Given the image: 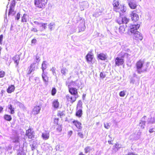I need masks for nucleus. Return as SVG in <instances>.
Returning <instances> with one entry per match:
<instances>
[{
  "label": "nucleus",
  "instance_id": "56",
  "mask_svg": "<svg viewBox=\"0 0 155 155\" xmlns=\"http://www.w3.org/2000/svg\"><path fill=\"white\" fill-rule=\"evenodd\" d=\"M55 68H54V67H53L52 69H51V71H52V72H53V74L54 75V73H55Z\"/></svg>",
  "mask_w": 155,
  "mask_h": 155
},
{
  "label": "nucleus",
  "instance_id": "62",
  "mask_svg": "<svg viewBox=\"0 0 155 155\" xmlns=\"http://www.w3.org/2000/svg\"><path fill=\"white\" fill-rule=\"evenodd\" d=\"M23 154L22 152H20L18 153V155H22Z\"/></svg>",
  "mask_w": 155,
  "mask_h": 155
},
{
  "label": "nucleus",
  "instance_id": "33",
  "mask_svg": "<svg viewBox=\"0 0 155 155\" xmlns=\"http://www.w3.org/2000/svg\"><path fill=\"white\" fill-rule=\"evenodd\" d=\"M68 72V70L65 68H63L61 70V73L64 75L65 74Z\"/></svg>",
  "mask_w": 155,
  "mask_h": 155
},
{
  "label": "nucleus",
  "instance_id": "51",
  "mask_svg": "<svg viewBox=\"0 0 155 155\" xmlns=\"http://www.w3.org/2000/svg\"><path fill=\"white\" fill-rule=\"evenodd\" d=\"M57 126L58 127L57 128V130L59 132L61 131L62 130V128L61 126L60 125H57Z\"/></svg>",
  "mask_w": 155,
  "mask_h": 155
},
{
  "label": "nucleus",
  "instance_id": "30",
  "mask_svg": "<svg viewBox=\"0 0 155 155\" xmlns=\"http://www.w3.org/2000/svg\"><path fill=\"white\" fill-rule=\"evenodd\" d=\"M82 102L80 100L78 101V104L77 105V110L79 109L82 108Z\"/></svg>",
  "mask_w": 155,
  "mask_h": 155
},
{
  "label": "nucleus",
  "instance_id": "14",
  "mask_svg": "<svg viewBox=\"0 0 155 155\" xmlns=\"http://www.w3.org/2000/svg\"><path fill=\"white\" fill-rule=\"evenodd\" d=\"M20 55H17L15 56L13 58L15 63L16 64V66H18L19 62L20 59Z\"/></svg>",
  "mask_w": 155,
  "mask_h": 155
},
{
  "label": "nucleus",
  "instance_id": "53",
  "mask_svg": "<svg viewBox=\"0 0 155 155\" xmlns=\"http://www.w3.org/2000/svg\"><path fill=\"white\" fill-rule=\"evenodd\" d=\"M63 114H63V112H61V111H59L58 112V116L59 115L60 116H62L63 115Z\"/></svg>",
  "mask_w": 155,
  "mask_h": 155
},
{
  "label": "nucleus",
  "instance_id": "5",
  "mask_svg": "<svg viewBox=\"0 0 155 155\" xmlns=\"http://www.w3.org/2000/svg\"><path fill=\"white\" fill-rule=\"evenodd\" d=\"M78 97V96L77 95L73 96L71 94H68L66 96V98L68 101L70 102L72 104L76 101Z\"/></svg>",
  "mask_w": 155,
  "mask_h": 155
},
{
  "label": "nucleus",
  "instance_id": "43",
  "mask_svg": "<svg viewBox=\"0 0 155 155\" xmlns=\"http://www.w3.org/2000/svg\"><path fill=\"white\" fill-rule=\"evenodd\" d=\"M5 75V72L3 71H0V77H3Z\"/></svg>",
  "mask_w": 155,
  "mask_h": 155
},
{
  "label": "nucleus",
  "instance_id": "48",
  "mask_svg": "<svg viewBox=\"0 0 155 155\" xmlns=\"http://www.w3.org/2000/svg\"><path fill=\"white\" fill-rule=\"evenodd\" d=\"M58 118H55L54 120V122L55 124H56V125L57 126L58 125Z\"/></svg>",
  "mask_w": 155,
  "mask_h": 155
},
{
  "label": "nucleus",
  "instance_id": "7",
  "mask_svg": "<svg viewBox=\"0 0 155 155\" xmlns=\"http://www.w3.org/2000/svg\"><path fill=\"white\" fill-rule=\"evenodd\" d=\"M68 87L69 88V91L71 94L73 96H78L77 89L76 88L70 87V85H68Z\"/></svg>",
  "mask_w": 155,
  "mask_h": 155
},
{
  "label": "nucleus",
  "instance_id": "2",
  "mask_svg": "<svg viewBox=\"0 0 155 155\" xmlns=\"http://www.w3.org/2000/svg\"><path fill=\"white\" fill-rule=\"evenodd\" d=\"M47 2V0H35V5L39 8L44 7Z\"/></svg>",
  "mask_w": 155,
  "mask_h": 155
},
{
  "label": "nucleus",
  "instance_id": "27",
  "mask_svg": "<svg viewBox=\"0 0 155 155\" xmlns=\"http://www.w3.org/2000/svg\"><path fill=\"white\" fill-rule=\"evenodd\" d=\"M8 108L10 110L11 114H13L14 113V108L12 107V105L11 104L8 105Z\"/></svg>",
  "mask_w": 155,
  "mask_h": 155
},
{
  "label": "nucleus",
  "instance_id": "6",
  "mask_svg": "<svg viewBox=\"0 0 155 155\" xmlns=\"http://www.w3.org/2000/svg\"><path fill=\"white\" fill-rule=\"evenodd\" d=\"M34 132L31 128L29 127L26 131V135L29 138L31 139L34 137Z\"/></svg>",
  "mask_w": 155,
  "mask_h": 155
},
{
  "label": "nucleus",
  "instance_id": "64",
  "mask_svg": "<svg viewBox=\"0 0 155 155\" xmlns=\"http://www.w3.org/2000/svg\"><path fill=\"white\" fill-rule=\"evenodd\" d=\"M79 155H84L83 154L82 152H80L79 154Z\"/></svg>",
  "mask_w": 155,
  "mask_h": 155
},
{
  "label": "nucleus",
  "instance_id": "57",
  "mask_svg": "<svg viewBox=\"0 0 155 155\" xmlns=\"http://www.w3.org/2000/svg\"><path fill=\"white\" fill-rule=\"evenodd\" d=\"M36 41V40L35 39H33L31 41V43L32 44H35Z\"/></svg>",
  "mask_w": 155,
  "mask_h": 155
},
{
  "label": "nucleus",
  "instance_id": "37",
  "mask_svg": "<svg viewBox=\"0 0 155 155\" xmlns=\"http://www.w3.org/2000/svg\"><path fill=\"white\" fill-rule=\"evenodd\" d=\"M148 123L151 124H153L155 122V118H150L148 119Z\"/></svg>",
  "mask_w": 155,
  "mask_h": 155
},
{
  "label": "nucleus",
  "instance_id": "42",
  "mask_svg": "<svg viewBox=\"0 0 155 155\" xmlns=\"http://www.w3.org/2000/svg\"><path fill=\"white\" fill-rule=\"evenodd\" d=\"M54 25V23H50V24L48 25L49 28L51 30H52V26Z\"/></svg>",
  "mask_w": 155,
  "mask_h": 155
},
{
  "label": "nucleus",
  "instance_id": "26",
  "mask_svg": "<svg viewBox=\"0 0 155 155\" xmlns=\"http://www.w3.org/2000/svg\"><path fill=\"white\" fill-rule=\"evenodd\" d=\"M119 32L120 34L123 33L125 31V28L124 26H120L118 29Z\"/></svg>",
  "mask_w": 155,
  "mask_h": 155
},
{
  "label": "nucleus",
  "instance_id": "54",
  "mask_svg": "<svg viewBox=\"0 0 155 155\" xmlns=\"http://www.w3.org/2000/svg\"><path fill=\"white\" fill-rule=\"evenodd\" d=\"M3 38V35H0V44H2V41Z\"/></svg>",
  "mask_w": 155,
  "mask_h": 155
},
{
  "label": "nucleus",
  "instance_id": "11",
  "mask_svg": "<svg viewBox=\"0 0 155 155\" xmlns=\"http://www.w3.org/2000/svg\"><path fill=\"white\" fill-rule=\"evenodd\" d=\"M131 19L133 21H136L139 19V17L138 15L134 12L131 14Z\"/></svg>",
  "mask_w": 155,
  "mask_h": 155
},
{
  "label": "nucleus",
  "instance_id": "61",
  "mask_svg": "<svg viewBox=\"0 0 155 155\" xmlns=\"http://www.w3.org/2000/svg\"><path fill=\"white\" fill-rule=\"evenodd\" d=\"M135 82V81L134 79H132L130 81V83L134 84Z\"/></svg>",
  "mask_w": 155,
  "mask_h": 155
},
{
  "label": "nucleus",
  "instance_id": "45",
  "mask_svg": "<svg viewBox=\"0 0 155 155\" xmlns=\"http://www.w3.org/2000/svg\"><path fill=\"white\" fill-rule=\"evenodd\" d=\"M119 95L120 97H124L125 95L124 92V91H121L119 93Z\"/></svg>",
  "mask_w": 155,
  "mask_h": 155
},
{
  "label": "nucleus",
  "instance_id": "32",
  "mask_svg": "<svg viewBox=\"0 0 155 155\" xmlns=\"http://www.w3.org/2000/svg\"><path fill=\"white\" fill-rule=\"evenodd\" d=\"M47 68V65L45 64V61H44L43 62L42 64V69L43 72H44V70H45Z\"/></svg>",
  "mask_w": 155,
  "mask_h": 155
},
{
  "label": "nucleus",
  "instance_id": "8",
  "mask_svg": "<svg viewBox=\"0 0 155 155\" xmlns=\"http://www.w3.org/2000/svg\"><path fill=\"white\" fill-rule=\"evenodd\" d=\"M134 34V38L137 40H141L143 39V37L141 34L138 31H136Z\"/></svg>",
  "mask_w": 155,
  "mask_h": 155
},
{
  "label": "nucleus",
  "instance_id": "12",
  "mask_svg": "<svg viewBox=\"0 0 155 155\" xmlns=\"http://www.w3.org/2000/svg\"><path fill=\"white\" fill-rule=\"evenodd\" d=\"M35 67V64L33 63L31 64L30 67L29 68V70L27 71V74H30L32 72L34 71Z\"/></svg>",
  "mask_w": 155,
  "mask_h": 155
},
{
  "label": "nucleus",
  "instance_id": "29",
  "mask_svg": "<svg viewBox=\"0 0 155 155\" xmlns=\"http://www.w3.org/2000/svg\"><path fill=\"white\" fill-rule=\"evenodd\" d=\"M27 15L24 14L21 18V22H26L27 21Z\"/></svg>",
  "mask_w": 155,
  "mask_h": 155
},
{
  "label": "nucleus",
  "instance_id": "21",
  "mask_svg": "<svg viewBox=\"0 0 155 155\" xmlns=\"http://www.w3.org/2000/svg\"><path fill=\"white\" fill-rule=\"evenodd\" d=\"M120 12H120L119 13L120 17L117 20V22L120 24L123 23V22L122 21V19L121 18V17L123 15L122 14L121 12L123 13L125 12V10H120Z\"/></svg>",
  "mask_w": 155,
  "mask_h": 155
},
{
  "label": "nucleus",
  "instance_id": "52",
  "mask_svg": "<svg viewBox=\"0 0 155 155\" xmlns=\"http://www.w3.org/2000/svg\"><path fill=\"white\" fill-rule=\"evenodd\" d=\"M39 56H38V55H37L36 56V62H39L40 61V59L39 58Z\"/></svg>",
  "mask_w": 155,
  "mask_h": 155
},
{
  "label": "nucleus",
  "instance_id": "38",
  "mask_svg": "<svg viewBox=\"0 0 155 155\" xmlns=\"http://www.w3.org/2000/svg\"><path fill=\"white\" fill-rule=\"evenodd\" d=\"M114 147L115 148L117 149V150H118L121 147V146L117 143L115 144Z\"/></svg>",
  "mask_w": 155,
  "mask_h": 155
},
{
  "label": "nucleus",
  "instance_id": "36",
  "mask_svg": "<svg viewBox=\"0 0 155 155\" xmlns=\"http://www.w3.org/2000/svg\"><path fill=\"white\" fill-rule=\"evenodd\" d=\"M15 13L14 10H8V15L9 16H13Z\"/></svg>",
  "mask_w": 155,
  "mask_h": 155
},
{
  "label": "nucleus",
  "instance_id": "19",
  "mask_svg": "<svg viewBox=\"0 0 155 155\" xmlns=\"http://www.w3.org/2000/svg\"><path fill=\"white\" fill-rule=\"evenodd\" d=\"M74 124L76 126L77 128L79 129H81L82 127L81 126V124L77 120H74L73 122Z\"/></svg>",
  "mask_w": 155,
  "mask_h": 155
},
{
  "label": "nucleus",
  "instance_id": "17",
  "mask_svg": "<svg viewBox=\"0 0 155 155\" xmlns=\"http://www.w3.org/2000/svg\"><path fill=\"white\" fill-rule=\"evenodd\" d=\"M42 77L43 80L45 83V84H48V78L46 74L44 73V72H43V73L42 74Z\"/></svg>",
  "mask_w": 155,
  "mask_h": 155
},
{
  "label": "nucleus",
  "instance_id": "46",
  "mask_svg": "<svg viewBox=\"0 0 155 155\" xmlns=\"http://www.w3.org/2000/svg\"><path fill=\"white\" fill-rule=\"evenodd\" d=\"M100 76L101 78H104L105 77L106 75L104 73L101 72L100 74Z\"/></svg>",
  "mask_w": 155,
  "mask_h": 155
},
{
  "label": "nucleus",
  "instance_id": "44",
  "mask_svg": "<svg viewBox=\"0 0 155 155\" xmlns=\"http://www.w3.org/2000/svg\"><path fill=\"white\" fill-rule=\"evenodd\" d=\"M104 127L108 129L109 128L110 126L109 125V123H104Z\"/></svg>",
  "mask_w": 155,
  "mask_h": 155
},
{
  "label": "nucleus",
  "instance_id": "35",
  "mask_svg": "<svg viewBox=\"0 0 155 155\" xmlns=\"http://www.w3.org/2000/svg\"><path fill=\"white\" fill-rule=\"evenodd\" d=\"M145 123V121H141V122L140 123L139 125L143 129L144 128Z\"/></svg>",
  "mask_w": 155,
  "mask_h": 155
},
{
  "label": "nucleus",
  "instance_id": "25",
  "mask_svg": "<svg viewBox=\"0 0 155 155\" xmlns=\"http://www.w3.org/2000/svg\"><path fill=\"white\" fill-rule=\"evenodd\" d=\"M77 111L76 113V116L78 117H81L82 114V110L81 108L77 110Z\"/></svg>",
  "mask_w": 155,
  "mask_h": 155
},
{
  "label": "nucleus",
  "instance_id": "41",
  "mask_svg": "<svg viewBox=\"0 0 155 155\" xmlns=\"http://www.w3.org/2000/svg\"><path fill=\"white\" fill-rule=\"evenodd\" d=\"M56 92V90L55 88H52L51 91V94L52 95H54Z\"/></svg>",
  "mask_w": 155,
  "mask_h": 155
},
{
  "label": "nucleus",
  "instance_id": "1",
  "mask_svg": "<svg viewBox=\"0 0 155 155\" xmlns=\"http://www.w3.org/2000/svg\"><path fill=\"white\" fill-rule=\"evenodd\" d=\"M136 71L139 74L146 72L147 71L148 66L146 64L144 60L140 59L137 61L136 64Z\"/></svg>",
  "mask_w": 155,
  "mask_h": 155
},
{
  "label": "nucleus",
  "instance_id": "16",
  "mask_svg": "<svg viewBox=\"0 0 155 155\" xmlns=\"http://www.w3.org/2000/svg\"><path fill=\"white\" fill-rule=\"evenodd\" d=\"M134 1V0H129V5L131 9H135L137 6V5L133 2Z\"/></svg>",
  "mask_w": 155,
  "mask_h": 155
},
{
  "label": "nucleus",
  "instance_id": "59",
  "mask_svg": "<svg viewBox=\"0 0 155 155\" xmlns=\"http://www.w3.org/2000/svg\"><path fill=\"white\" fill-rule=\"evenodd\" d=\"M154 130H153V129H149V132L150 133H152L153 132H154Z\"/></svg>",
  "mask_w": 155,
  "mask_h": 155
},
{
  "label": "nucleus",
  "instance_id": "13",
  "mask_svg": "<svg viewBox=\"0 0 155 155\" xmlns=\"http://www.w3.org/2000/svg\"><path fill=\"white\" fill-rule=\"evenodd\" d=\"M42 137L44 140H47L49 139V132L48 131H45L43 132Z\"/></svg>",
  "mask_w": 155,
  "mask_h": 155
},
{
  "label": "nucleus",
  "instance_id": "4",
  "mask_svg": "<svg viewBox=\"0 0 155 155\" xmlns=\"http://www.w3.org/2000/svg\"><path fill=\"white\" fill-rule=\"evenodd\" d=\"M140 25L137 23L131 25L129 27V30L132 33H134L137 31V30L139 28Z\"/></svg>",
  "mask_w": 155,
  "mask_h": 155
},
{
  "label": "nucleus",
  "instance_id": "9",
  "mask_svg": "<svg viewBox=\"0 0 155 155\" xmlns=\"http://www.w3.org/2000/svg\"><path fill=\"white\" fill-rule=\"evenodd\" d=\"M41 107L40 105L36 106L32 110V113L35 115L38 114L40 112Z\"/></svg>",
  "mask_w": 155,
  "mask_h": 155
},
{
  "label": "nucleus",
  "instance_id": "28",
  "mask_svg": "<svg viewBox=\"0 0 155 155\" xmlns=\"http://www.w3.org/2000/svg\"><path fill=\"white\" fill-rule=\"evenodd\" d=\"M121 18L122 19V21L123 22V23L127 24L129 20V19L127 18L125 16L121 17Z\"/></svg>",
  "mask_w": 155,
  "mask_h": 155
},
{
  "label": "nucleus",
  "instance_id": "22",
  "mask_svg": "<svg viewBox=\"0 0 155 155\" xmlns=\"http://www.w3.org/2000/svg\"><path fill=\"white\" fill-rule=\"evenodd\" d=\"M98 57L101 60H105L107 58V56L104 54L100 53L98 55Z\"/></svg>",
  "mask_w": 155,
  "mask_h": 155
},
{
  "label": "nucleus",
  "instance_id": "10",
  "mask_svg": "<svg viewBox=\"0 0 155 155\" xmlns=\"http://www.w3.org/2000/svg\"><path fill=\"white\" fill-rule=\"evenodd\" d=\"M115 61L116 64L118 66L122 65L124 62L123 59L119 57H117Z\"/></svg>",
  "mask_w": 155,
  "mask_h": 155
},
{
  "label": "nucleus",
  "instance_id": "58",
  "mask_svg": "<svg viewBox=\"0 0 155 155\" xmlns=\"http://www.w3.org/2000/svg\"><path fill=\"white\" fill-rule=\"evenodd\" d=\"M127 155H137V154L133 153L130 152L128 153Z\"/></svg>",
  "mask_w": 155,
  "mask_h": 155
},
{
  "label": "nucleus",
  "instance_id": "63",
  "mask_svg": "<svg viewBox=\"0 0 155 155\" xmlns=\"http://www.w3.org/2000/svg\"><path fill=\"white\" fill-rule=\"evenodd\" d=\"M3 109V108L2 107H0V112H1Z\"/></svg>",
  "mask_w": 155,
  "mask_h": 155
},
{
  "label": "nucleus",
  "instance_id": "55",
  "mask_svg": "<svg viewBox=\"0 0 155 155\" xmlns=\"http://www.w3.org/2000/svg\"><path fill=\"white\" fill-rule=\"evenodd\" d=\"M31 31L34 32H37L38 31L35 28H32L31 29Z\"/></svg>",
  "mask_w": 155,
  "mask_h": 155
},
{
  "label": "nucleus",
  "instance_id": "20",
  "mask_svg": "<svg viewBox=\"0 0 155 155\" xmlns=\"http://www.w3.org/2000/svg\"><path fill=\"white\" fill-rule=\"evenodd\" d=\"M15 89V87L14 85H11V86H9L7 89V92L8 93H11L14 91Z\"/></svg>",
  "mask_w": 155,
  "mask_h": 155
},
{
  "label": "nucleus",
  "instance_id": "39",
  "mask_svg": "<svg viewBox=\"0 0 155 155\" xmlns=\"http://www.w3.org/2000/svg\"><path fill=\"white\" fill-rule=\"evenodd\" d=\"M85 28V26L84 24H82V26L81 27L79 26V30L80 31H84Z\"/></svg>",
  "mask_w": 155,
  "mask_h": 155
},
{
  "label": "nucleus",
  "instance_id": "31",
  "mask_svg": "<svg viewBox=\"0 0 155 155\" xmlns=\"http://www.w3.org/2000/svg\"><path fill=\"white\" fill-rule=\"evenodd\" d=\"M4 118L6 120L9 121L11 120L12 119L11 116L8 115H5L4 116Z\"/></svg>",
  "mask_w": 155,
  "mask_h": 155
},
{
  "label": "nucleus",
  "instance_id": "50",
  "mask_svg": "<svg viewBox=\"0 0 155 155\" xmlns=\"http://www.w3.org/2000/svg\"><path fill=\"white\" fill-rule=\"evenodd\" d=\"M47 24H43V23H42V24L40 23V25L41 26L43 27L44 28V29H45L47 28L46 26H45V25H47Z\"/></svg>",
  "mask_w": 155,
  "mask_h": 155
},
{
  "label": "nucleus",
  "instance_id": "40",
  "mask_svg": "<svg viewBox=\"0 0 155 155\" xmlns=\"http://www.w3.org/2000/svg\"><path fill=\"white\" fill-rule=\"evenodd\" d=\"M91 149L90 147H87L84 149L85 152V153H87L89 152L90 151Z\"/></svg>",
  "mask_w": 155,
  "mask_h": 155
},
{
  "label": "nucleus",
  "instance_id": "15",
  "mask_svg": "<svg viewBox=\"0 0 155 155\" xmlns=\"http://www.w3.org/2000/svg\"><path fill=\"white\" fill-rule=\"evenodd\" d=\"M93 55L91 52H89L86 56V58L88 62H91L93 58Z\"/></svg>",
  "mask_w": 155,
  "mask_h": 155
},
{
  "label": "nucleus",
  "instance_id": "49",
  "mask_svg": "<svg viewBox=\"0 0 155 155\" xmlns=\"http://www.w3.org/2000/svg\"><path fill=\"white\" fill-rule=\"evenodd\" d=\"M78 135L81 138H83V135L82 133L81 132H78Z\"/></svg>",
  "mask_w": 155,
  "mask_h": 155
},
{
  "label": "nucleus",
  "instance_id": "3",
  "mask_svg": "<svg viewBox=\"0 0 155 155\" xmlns=\"http://www.w3.org/2000/svg\"><path fill=\"white\" fill-rule=\"evenodd\" d=\"M113 5L114 9L117 10H124V6L123 5H120L118 0H114Z\"/></svg>",
  "mask_w": 155,
  "mask_h": 155
},
{
  "label": "nucleus",
  "instance_id": "34",
  "mask_svg": "<svg viewBox=\"0 0 155 155\" xmlns=\"http://www.w3.org/2000/svg\"><path fill=\"white\" fill-rule=\"evenodd\" d=\"M67 85L68 86V85H70V87L75 86L77 85L76 84V82H74L73 81H71L68 84L67 83Z\"/></svg>",
  "mask_w": 155,
  "mask_h": 155
},
{
  "label": "nucleus",
  "instance_id": "47",
  "mask_svg": "<svg viewBox=\"0 0 155 155\" xmlns=\"http://www.w3.org/2000/svg\"><path fill=\"white\" fill-rule=\"evenodd\" d=\"M20 14L18 13L16 15V17H15V20H18L20 18Z\"/></svg>",
  "mask_w": 155,
  "mask_h": 155
},
{
  "label": "nucleus",
  "instance_id": "23",
  "mask_svg": "<svg viewBox=\"0 0 155 155\" xmlns=\"http://www.w3.org/2000/svg\"><path fill=\"white\" fill-rule=\"evenodd\" d=\"M59 105V103L58 100H54L52 103V106L55 108H57Z\"/></svg>",
  "mask_w": 155,
  "mask_h": 155
},
{
  "label": "nucleus",
  "instance_id": "24",
  "mask_svg": "<svg viewBox=\"0 0 155 155\" xmlns=\"http://www.w3.org/2000/svg\"><path fill=\"white\" fill-rule=\"evenodd\" d=\"M15 5V0H12L11 1V2L10 3L9 7L10 8L9 10H13L14 9Z\"/></svg>",
  "mask_w": 155,
  "mask_h": 155
},
{
  "label": "nucleus",
  "instance_id": "18",
  "mask_svg": "<svg viewBox=\"0 0 155 155\" xmlns=\"http://www.w3.org/2000/svg\"><path fill=\"white\" fill-rule=\"evenodd\" d=\"M140 133H138L137 134H133L130 136V138L131 139H133L134 140H137L140 137Z\"/></svg>",
  "mask_w": 155,
  "mask_h": 155
},
{
  "label": "nucleus",
  "instance_id": "60",
  "mask_svg": "<svg viewBox=\"0 0 155 155\" xmlns=\"http://www.w3.org/2000/svg\"><path fill=\"white\" fill-rule=\"evenodd\" d=\"M72 133V131H70L68 132V134L70 136Z\"/></svg>",
  "mask_w": 155,
  "mask_h": 155
}]
</instances>
